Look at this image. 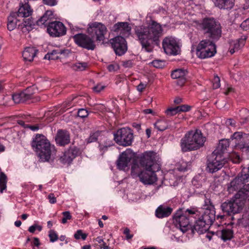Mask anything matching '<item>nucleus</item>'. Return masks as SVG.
Segmentation results:
<instances>
[{"mask_svg":"<svg viewBox=\"0 0 249 249\" xmlns=\"http://www.w3.org/2000/svg\"><path fill=\"white\" fill-rule=\"evenodd\" d=\"M55 140L57 144L64 146L70 142V135L68 131L60 129L57 131Z\"/></svg>","mask_w":249,"mask_h":249,"instance_id":"obj_24","label":"nucleus"},{"mask_svg":"<svg viewBox=\"0 0 249 249\" xmlns=\"http://www.w3.org/2000/svg\"><path fill=\"white\" fill-rule=\"evenodd\" d=\"M152 64L156 68H162L165 65V61L160 60H155L152 62Z\"/></svg>","mask_w":249,"mask_h":249,"instance_id":"obj_45","label":"nucleus"},{"mask_svg":"<svg viewBox=\"0 0 249 249\" xmlns=\"http://www.w3.org/2000/svg\"><path fill=\"white\" fill-rule=\"evenodd\" d=\"M73 39L75 44L82 48L91 51L96 48L93 36L91 37L85 34L79 33L73 36Z\"/></svg>","mask_w":249,"mask_h":249,"instance_id":"obj_17","label":"nucleus"},{"mask_svg":"<svg viewBox=\"0 0 249 249\" xmlns=\"http://www.w3.org/2000/svg\"><path fill=\"white\" fill-rule=\"evenodd\" d=\"M231 142L236 149L242 150L249 158V134L235 132L231 137Z\"/></svg>","mask_w":249,"mask_h":249,"instance_id":"obj_12","label":"nucleus"},{"mask_svg":"<svg viewBox=\"0 0 249 249\" xmlns=\"http://www.w3.org/2000/svg\"><path fill=\"white\" fill-rule=\"evenodd\" d=\"M15 13L18 18H26L31 15L32 10L30 5L25 3L20 5L18 11Z\"/></svg>","mask_w":249,"mask_h":249,"instance_id":"obj_29","label":"nucleus"},{"mask_svg":"<svg viewBox=\"0 0 249 249\" xmlns=\"http://www.w3.org/2000/svg\"><path fill=\"white\" fill-rule=\"evenodd\" d=\"M36 91L34 86L29 87L20 92L13 94L12 99L16 104L23 103L33 99Z\"/></svg>","mask_w":249,"mask_h":249,"instance_id":"obj_19","label":"nucleus"},{"mask_svg":"<svg viewBox=\"0 0 249 249\" xmlns=\"http://www.w3.org/2000/svg\"><path fill=\"white\" fill-rule=\"evenodd\" d=\"M119 69V66L117 64H110L107 66V69L109 71H114Z\"/></svg>","mask_w":249,"mask_h":249,"instance_id":"obj_55","label":"nucleus"},{"mask_svg":"<svg viewBox=\"0 0 249 249\" xmlns=\"http://www.w3.org/2000/svg\"><path fill=\"white\" fill-rule=\"evenodd\" d=\"M227 162L226 156L213 152L208 160L207 169L210 173H215L221 169Z\"/></svg>","mask_w":249,"mask_h":249,"instance_id":"obj_14","label":"nucleus"},{"mask_svg":"<svg viewBox=\"0 0 249 249\" xmlns=\"http://www.w3.org/2000/svg\"><path fill=\"white\" fill-rule=\"evenodd\" d=\"M49 202L51 204H54L56 202V199L53 194H50L47 197Z\"/></svg>","mask_w":249,"mask_h":249,"instance_id":"obj_56","label":"nucleus"},{"mask_svg":"<svg viewBox=\"0 0 249 249\" xmlns=\"http://www.w3.org/2000/svg\"><path fill=\"white\" fill-rule=\"evenodd\" d=\"M100 249H109V247L108 246L106 245V243L103 241V243H101L99 245Z\"/></svg>","mask_w":249,"mask_h":249,"instance_id":"obj_64","label":"nucleus"},{"mask_svg":"<svg viewBox=\"0 0 249 249\" xmlns=\"http://www.w3.org/2000/svg\"><path fill=\"white\" fill-rule=\"evenodd\" d=\"M44 4L49 6H54L56 4V0H42Z\"/></svg>","mask_w":249,"mask_h":249,"instance_id":"obj_58","label":"nucleus"},{"mask_svg":"<svg viewBox=\"0 0 249 249\" xmlns=\"http://www.w3.org/2000/svg\"><path fill=\"white\" fill-rule=\"evenodd\" d=\"M104 132H105V131L97 130L94 132L91 133L89 138L87 139V142L90 143L95 142L97 140L98 137Z\"/></svg>","mask_w":249,"mask_h":249,"instance_id":"obj_40","label":"nucleus"},{"mask_svg":"<svg viewBox=\"0 0 249 249\" xmlns=\"http://www.w3.org/2000/svg\"><path fill=\"white\" fill-rule=\"evenodd\" d=\"M196 28L203 32L209 39L218 40L222 35V27L219 21L213 18H205L194 21Z\"/></svg>","mask_w":249,"mask_h":249,"instance_id":"obj_4","label":"nucleus"},{"mask_svg":"<svg viewBox=\"0 0 249 249\" xmlns=\"http://www.w3.org/2000/svg\"><path fill=\"white\" fill-rule=\"evenodd\" d=\"M232 144L231 140L223 139L219 141V144L213 152L216 153L217 154L222 155L225 156V152L227 150V148L229 147V145Z\"/></svg>","mask_w":249,"mask_h":249,"instance_id":"obj_28","label":"nucleus"},{"mask_svg":"<svg viewBox=\"0 0 249 249\" xmlns=\"http://www.w3.org/2000/svg\"><path fill=\"white\" fill-rule=\"evenodd\" d=\"M212 39L202 40L197 45L196 54L201 59H205L213 56L216 53V47Z\"/></svg>","mask_w":249,"mask_h":249,"instance_id":"obj_10","label":"nucleus"},{"mask_svg":"<svg viewBox=\"0 0 249 249\" xmlns=\"http://www.w3.org/2000/svg\"><path fill=\"white\" fill-rule=\"evenodd\" d=\"M163 32L161 25L151 18L146 19L145 25L136 26L134 28V35L137 39L142 48L147 52L153 51L152 45H159Z\"/></svg>","mask_w":249,"mask_h":249,"instance_id":"obj_1","label":"nucleus"},{"mask_svg":"<svg viewBox=\"0 0 249 249\" xmlns=\"http://www.w3.org/2000/svg\"><path fill=\"white\" fill-rule=\"evenodd\" d=\"M193 228L191 229L193 233L196 231L199 234L206 232L212 225L215 219V212L213 209H206L203 212L198 210Z\"/></svg>","mask_w":249,"mask_h":249,"instance_id":"obj_7","label":"nucleus"},{"mask_svg":"<svg viewBox=\"0 0 249 249\" xmlns=\"http://www.w3.org/2000/svg\"><path fill=\"white\" fill-rule=\"evenodd\" d=\"M21 122L20 117L12 116L9 118L7 123L12 124H22Z\"/></svg>","mask_w":249,"mask_h":249,"instance_id":"obj_41","label":"nucleus"},{"mask_svg":"<svg viewBox=\"0 0 249 249\" xmlns=\"http://www.w3.org/2000/svg\"><path fill=\"white\" fill-rule=\"evenodd\" d=\"M53 15V13L52 11H47L39 19L36 21V24L38 26L47 24V21L52 18Z\"/></svg>","mask_w":249,"mask_h":249,"instance_id":"obj_33","label":"nucleus"},{"mask_svg":"<svg viewBox=\"0 0 249 249\" xmlns=\"http://www.w3.org/2000/svg\"><path fill=\"white\" fill-rule=\"evenodd\" d=\"M88 63L87 62H77L73 64L72 69L74 71H83L88 68Z\"/></svg>","mask_w":249,"mask_h":249,"instance_id":"obj_36","label":"nucleus"},{"mask_svg":"<svg viewBox=\"0 0 249 249\" xmlns=\"http://www.w3.org/2000/svg\"><path fill=\"white\" fill-rule=\"evenodd\" d=\"M248 176L246 174V171H242L241 174L234 178L228 186V191L230 193H233L235 191L239 193L241 191L243 192H249V184H246L245 182L248 181ZM248 199L249 200V195H248Z\"/></svg>","mask_w":249,"mask_h":249,"instance_id":"obj_11","label":"nucleus"},{"mask_svg":"<svg viewBox=\"0 0 249 249\" xmlns=\"http://www.w3.org/2000/svg\"><path fill=\"white\" fill-rule=\"evenodd\" d=\"M247 38V36L244 35L242 36L240 38L237 39L236 42H234L233 44H231V46H233V48L234 49L238 51L241 47H243L245 44L246 39Z\"/></svg>","mask_w":249,"mask_h":249,"instance_id":"obj_34","label":"nucleus"},{"mask_svg":"<svg viewBox=\"0 0 249 249\" xmlns=\"http://www.w3.org/2000/svg\"><path fill=\"white\" fill-rule=\"evenodd\" d=\"M215 6L220 9L230 10L234 5V0H214Z\"/></svg>","mask_w":249,"mask_h":249,"instance_id":"obj_32","label":"nucleus"},{"mask_svg":"<svg viewBox=\"0 0 249 249\" xmlns=\"http://www.w3.org/2000/svg\"><path fill=\"white\" fill-rule=\"evenodd\" d=\"M240 26L244 30L247 31L249 29V18L244 20Z\"/></svg>","mask_w":249,"mask_h":249,"instance_id":"obj_53","label":"nucleus"},{"mask_svg":"<svg viewBox=\"0 0 249 249\" xmlns=\"http://www.w3.org/2000/svg\"><path fill=\"white\" fill-rule=\"evenodd\" d=\"M33 245L35 246L38 247L40 245L38 238L35 237L33 242Z\"/></svg>","mask_w":249,"mask_h":249,"instance_id":"obj_62","label":"nucleus"},{"mask_svg":"<svg viewBox=\"0 0 249 249\" xmlns=\"http://www.w3.org/2000/svg\"><path fill=\"white\" fill-rule=\"evenodd\" d=\"M95 109L99 111H103L105 109V106L103 105H98L96 106Z\"/></svg>","mask_w":249,"mask_h":249,"instance_id":"obj_63","label":"nucleus"},{"mask_svg":"<svg viewBox=\"0 0 249 249\" xmlns=\"http://www.w3.org/2000/svg\"><path fill=\"white\" fill-rule=\"evenodd\" d=\"M227 157V159H229L233 163H238L240 162V158L239 155L235 152L229 153Z\"/></svg>","mask_w":249,"mask_h":249,"instance_id":"obj_39","label":"nucleus"},{"mask_svg":"<svg viewBox=\"0 0 249 249\" xmlns=\"http://www.w3.org/2000/svg\"><path fill=\"white\" fill-rule=\"evenodd\" d=\"M223 124H234L235 123H232V120L231 119H224V122H222Z\"/></svg>","mask_w":249,"mask_h":249,"instance_id":"obj_61","label":"nucleus"},{"mask_svg":"<svg viewBox=\"0 0 249 249\" xmlns=\"http://www.w3.org/2000/svg\"><path fill=\"white\" fill-rule=\"evenodd\" d=\"M243 191L237 193L230 200L221 204V208L224 213L230 215L239 213L242 210L245 201L248 199V195H249V191Z\"/></svg>","mask_w":249,"mask_h":249,"instance_id":"obj_6","label":"nucleus"},{"mask_svg":"<svg viewBox=\"0 0 249 249\" xmlns=\"http://www.w3.org/2000/svg\"><path fill=\"white\" fill-rule=\"evenodd\" d=\"M88 32L93 36H95L97 41H101L104 40L107 30L104 24L100 22H95L89 25Z\"/></svg>","mask_w":249,"mask_h":249,"instance_id":"obj_18","label":"nucleus"},{"mask_svg":"<svg viewBox=\"0 0 249 249\" xmlns=\"http://www.w3.org/2000/svg\"><path fill=\"white\" fill-rule=\"evenodd\" d=\"M34 150L37 153L39 160L42 162L53 160L56 150L54 145L51 144L47 138L42 134H37L31 143Z\"/></svg>","mask_w":249,"mask_h":249,"instance_id":"obj_2","label":"nucleus"},{"mask_svg":"<svg viewBox=\"0 0 249 249\" xmlns=\"http://www.w3.org/2000/svg\"><path fill=\"white\" fill-rule=\"evenodd\" d=\"M248 113V110L247 109H242V110H240V115L242 117L241 120L242 121H241V123L244 124V123H249L248 120L249 118L248 117H245L243 118V115L244 114Z\"/></svg>","mask_w":249,"mask_h":249,"instance_id":"obj_46","label":"nucleus"},{"mask_svg":"<svg viewBox=\"0 0 249 249\" xmlns=\"http://www.w3.org/2000/svg\"><path fill=\"white\" fill-rule=\"evenodd\" d=\"M134 153L130 149H127L123 152L117 161V167L120 170L128 169L129 164L134 157Z\"/></svg>","mask_w":249,"mask_h":249,"instance_id":"obj_22","label":"nucleus"},{"mask_svg":"<svg viewBox=\"0 0 249 249\" xmlns=\"http://www.w3.org/2000/svg\"><path fill=\"white\" fill-rule=\"evenodd\" d=\"M233 237V232L230 229H224L221 231V238L224 241L230 240Z\"/></svg>","mask_w":249,"mask_h":249,"instance_id":"obj_37","label":"nucleus"},{"mask_svg":"<svg viewBox=\"0 0 249 249\" xmlns=\"http://www.w3.org/2000/svg\"><path fill=\"white\" fill-rule=\"evenodd\" d=\"M47 30L50 36L53 37H59L66 33V28L64 25L57 21L49 22Z\"/></svg>","mask_w":249,"mask_h":249,"instance_id":"obj_21","label":"nucleus"},{"mask_svg":"<svg viewBox=\"0 0 249 249\" xmlns=\"http://www.w3.org/2000/svg\"><path fill=\"white\" fill-rule=\"evenodd\" d=\"M146 85L141 82L137 86V89L139 92H142L146 88Z\"/></svg>","mask_w":249,"mask_h":249,"instance_id":"obj_59","label":"nucleus"},{"mask_svg":"<svg viewBox=\"0 0 249 249\" xmlns=\"http://www.w3.org/2000/svg\"><path fill=\"white\" fill-rule=\"evenodd\" d=\"M177 107L178 108V112L188 111L191 109L190 106L186 105L179 106Z\"/></svg>","mask_w":249,"mask_h":249,"instance_id":"obj_51","label":"nucleus"},{"mask_svg":"<svg viewBox=\"0 0 249 249\" xmlns=\"http://www.w3.org/2000/svg\"><path fill=\"white\" fill-rule=\"evenodd\" d=\"M17 17L16 14L13 13H11L10 16L8 17L7 24L8 30L13 31L18 26V29L21 30L22 33L27 34L35 28V22L32 18L24 19L23 22L18 24V22H19V19H18Z\"/></svg>","mask_w":249,"mask_h":249,"instance_id":"obj_9","label":"nucleus"},{"mask_svg":"<svg viewBox=\"0 0 249 249\" xmlns=\"http://www.w3.org/2000/svg\"><path fill=\"white\" fill-rule=\"evenodd\" d=\"M162 48L169 55H176L180 52V43L177 38L173 36H166L162 40Z\"/></svg>","mask_w":249,"mask_h":249,"instance_id":"obj_16","label":"nucleus"},{"mask_svg":"<svg viewBox=\"0 0 249 249\" xmlns=\"http://www.w3.org/2000/svg\"><path fill=\"white\" fill-rule=\"evenodd\" d=\"M172 209L169 207L160 205L156 210V216L159 218L169 216L172 212Z\"/></svg>","mask_w":249,"mask_h":249,"instance_id":"obj_31","label":"nucleus"},{"mask_svg":"<svg viewBox=\"0 0 249 249\" xmlns=\"http://www.w3.org/2000/svg\"><path fill=\"white\" fill-rule=\"evenodd\" d=\"M206 139L199 129L188 131L180 141V146L183 152L197 150L204 145Z\"/></svg>","mask_w":249,"mask_h":249,"instance_id":"obj_3","label":"nucleus"},{"mask_svg":"<svg viewBox=\"0 0 249 249\" xmlns=\"http://www.w3.org/2000/svg\"><path fill=\"white\" fill-rule=\"evenodd\" d=\"M220 86V78L218 76H215L213 80V88L214 89H218Z\"/></svg>","mask_w":249,"mask_h":249,"instance_id":"obj_50","label":"nucleus"},{"mask_svg":"<svg viewBox=\"0 0 249 249\" xmlns=\"http://www.w3.org/2000/svg\"><path fill=\"white\" fill-rule=\"evenodd\" d=\"M37 52L38 50L35 47H26L22 53L23 59L26 61H32Z\"/></svg>","mask_w":249,"mask_h":249,"instance_id":"obj_30","label":"nucleus"},{"mask_svg":"<svg viewBox=\"0 0 249 249\" xmlns=\"http://www.w3.org/2000/svg\"><path fill=\"white\" fill-rule=\"evenodd\" d=\"M141 163L143 166H146V168L142 174L147 179V182L141 181L144 184H152L154 183L157 179V176L155 174V170H159L160 167L157 163L156 159L150 155H146L142 160Z\"/></svg>","mask_w":249,"mask_h":249,"instance_id":"obj_8","label":"nucleus"},{"mask_svg":"<svg viewBox=\"0 0 249 249\" xmlns=\"http://www.w3.org/2000/svg\"><path fill=\"white\" fill-rule=\"evenodd\" d=\"M122 65L124 68H129L133 67V63L131 60L123 61H122Z\"/></svg>","mask_w":249,"mask_h":249,"instance_id":"obj_52","label":"nucleus"},{"mask_svg":"<svg viewBox=\"0 0 249 249\" xmlns=\"http://www.w3.org/2000/svg\"><path fill=\"white\" fill-rule=\"evenodd\" d=\"M67 50H53L52 52L50 53H47L45 56V58H48L49 59H55L58 57L57 54H63Z\"/></svg>","mask_w":249,"mask_h":249,"instance_id":"obj_35","label":"nucleus"},{"mask_svg":"<svg viewBox=\"0 0 249 249\" xmlns=\"http://www.w3.org/2000/svg\"><path fill=\"white\" fill-rule=\"evenodd\" d=\"M114 139L119 145H130L133 141V132L128 127L121 128L114 133Z\"/></svg>","mask_w":249,"mask_h":249,"instance_id":"obj_13","label":"nucleus"},{"mask_svg":"<svg viewBox=\"0 0 249 249\" xmlns=\"http://www.w3.org/2000/svg\"><path fill=\"white\" fill-rule=\"evenodd\" d=\"M199 214L198 210L195 207H190L186 210H178L173 216V223L175 226L183 233L191 229L190 224L192 218H196Z\"/></svg>","mask_w":249,"mask_h":249,"instance_id":"obj_5","label":"nucleus"},{"mask_svg":"<svg viewBox=\"0 0 249 249\" xmlns=\"http://www.w3.org/2000/svg\"><path fill=\"white\" fill-rule=\"evenodd\" d=\"M42 226L35 224L29 228L28 231L31 233H34L36 230H37L38 231H40L42 230Z\"/></svg>","mask_w":249,"mask_h":249,"instance_id":"obj_49","label":"nucleus"},{"mask_svg":"<svg viewBox=\"0 0 249 249\" xmlns=\"http://www.w3.org/2000/svg\"><path fill=\"white\" fill-rule=\"evenodd\" d=\"M178 113L177 107H170L165 111V113L168 116H172Z\"/></svg>","mask_w":249,"mask_h":249,"instance_id":"obj_43","label":"nucleus"},{"mask_svg":"<svg viewBox=\"0 0 249 249\" xmlns=\"http://www.w3.org/2000/svg\"><path fill=\"white\" fill-rule=\"evenodd\" d=\"M20 119L22 120V124H25L26 123H42L43 122V124H49L51 123L54 119L53 117H50L49 118H46L44 122L41 121L43 119L42 118H37L31 116L30 115H24L20 116Z\"/></svg>","mask_w":249,"mask_h":249,"instance_id":"obj_27","label":"nucleus"},{"mask_svg":"<svg viewBox=\"0 0 249 249\" xmlns=\"http://www.w3.org/2000/svg\"><path fill=\"white\" fill-rule=\"evenodd\" d=\"M63 217L62 219V223L65 224L67 223L68 220L71 218V215L69 211L64 212L62 213Z\"/></svg>","mask_w":249,"mask_h":249,"instance_id":"obj_47","label":"nucleus"},{"mask_svg":"<svg viewBox=\"0 0 249 249\" xmlns=\"http://www.w3.org/2000/svg\"><path fill=\"white\" fill-rule=\"evenodd\" d=\"M74 237L76 239H82L84 240L86 239L87 234L86 233H83L81 230H79L75 232L74 235Z\"/></svg>","mask_w":249,"mask_h":249,"instance_id":"obj_44","label":"nucleus"},{"mask_svg":"<svg viewBox=\"0 0 249 249\" xmlns=\"http://www.w3.org/2000/svg\"><path fill=\"white\" fill-rule=\"evenodd\" d=\"M79 149L75 146L71 147L60 157V161L63 164H70L78 155Z\"/></svg>","mask_w":249,"mask_h":249,"instance_id":"obj_23","label":"nucleus"},{"mask_svg":"<svg viewBox=\"0 0 249 249\" xmlns=\"http://www.w3.org/2000/svg\"><path fill=\"white\" fill-rule=\"evenodd\" d=\"M7 177L6 175L3 173H0V191L2 193L3 190L6 188Z\"/></svg>","mask_w":249,"mask_h":249,"instance_id":"obj_38","label":"nucleus"},{"mask_svg":"<svg viewBox=\"0 0 249 249\" xmlns=\"http://www.w3.org/2000/svg\"><path fill=\"white\" fill-rule=\"evenodd\" d=\"M88 114V111L84 108L79 109L77 112L78 116L82 118L87 117Z\"/></svg>","mask_w":249,"mask_h":249,"instance_id":"obj_48","label":"nucleus"},{"mask_svg":"<svg viewBox=\"0 0 249 249\" xmlns=\"http://www.w3.org/2000/svg\"><path fill=\"white\" fill-rule=\"evenodd\" d=\"M113 30L115 32L120 31V34L124 36H128L131 33V27L128 22H119L113 26Z\"/></svg>","mask_w":249,"mask_h":249,"instance_id":"obj_25","label":"nucleus"},{"mask_svg":"<svg viewBox=\"0 0 249 249\" xmlns=\"http://www.w3.org/2000/svg\"><path fill=\"white\" fill-rule=\"evenodd\" d=\"M146 155H150L154 159H155V155L153 152H146L139 160L133 161L131 167V176L133 178L139 177L141 181L145 182H147L148 180L144 177L142 173L146 169V166H143L141 163V161Z\"/></svg>","mask_w":249,"mask_h":249,"instance_id":"obj_15","label":"nucleus"},{"mask_svg":"<svg viewBox=\"0 0 249 249\" xmlns=\"http://www.w3.org/2000/svg\"><path fill=\"white\" fill-rule=\"evenodd\" d=\"M110 42L116 55L121 56L124 54L127 50L126 41L122 36H117L111 39Z\"/></svg>","mask_w":249,"mask_h":249,"instance_id":"obj_20","label":"nucleus"},{"mask_svg":"<svg viewBox=\"0 0 249 249\" xmlns=\"http://www.w3.org/2000/svg\"><path fill=\"white\" fill-rule=\"evenodd\" d=\"M48 236L49 237L50 242H54L59 238L56 232L53 230H50L49 231Z\"/></svg>","mask_w":249,"mask_h":249,"instance_id":"obj_42","label":"nucleus"},{"mask_svg":"<svg viewBox=\"0 0 249 249\" xmlns=\"http://www.w3.org/2000/svg\"><path fill=\"white\" fill-rule=\"evenodd\" d=\"M105 88V86H102L100 84H98L96 86L94 87L93 88V90L97 93L100 92L101 90L104 89Z\"/></svg>","mask_w":249,"mask_h":249,"instance_id":"obj_57","label":"nucleus"},{"mask_svg":"<svg viewBox=\"0 0 249 249\" xmlns=\"http://www.w3.org/2000/svg\"><path fill=\"white\" fill-rule=\"evenodd\" d=\"M155 128L160 131H162L167 129V126L166 125H155Z\"/></svg>","mask_w":249,"mask_h":249,"instance_id":"obj_60","label":"nucleus"},{"mask_svg":"<svg viewBox=\"0 0 249 249\" xmlns=\"http://www.w3.org/2000/svg\"><path fill=\"white\" fill-rule=\"evenodd\" d=\"M187 73V71L182 69H179L173 71L171 76L173 79H178L177 81V85L182 86L186 82Z\"/></svg>","mask_w":249,"mask_h":249,"instance_id":"obj_26","label":"nucleus"},{"mask_svg":"<svg viewBox=\"0 0 249 249\" xmlns=\"http://www.w3.org/2000/svg\"><path fill=\"white\" fill-rule=\"evenodd\" d=\"M123 233L126 235V238L127 240L130 239L133 237V235L130 234V230L127 228L124 229Z\"/></svg>","mask_w":249,"mask_h":249,"instance_id":"obj_54","label":"nucleus"}]
</instances>
